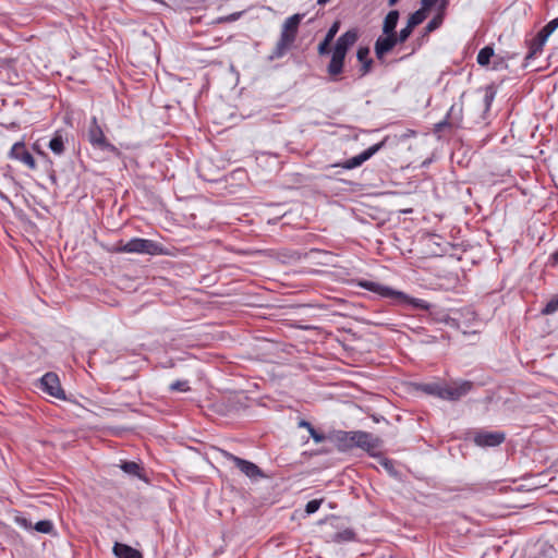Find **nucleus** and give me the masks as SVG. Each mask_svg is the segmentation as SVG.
<instances>
[{
    "mask_svg": "<svg viewBox=\"0 0 558 558\" xmlns=\"http://www.w3.org/2000/svg\"><path fill=\"white\" fill-rule=\"evenodd\" d=\"M359 286L365 290L377 293L381 298L390 299L396 304H409L423 311H428L430 307V305L425 300L411 298L402 291L395 290L378 282L364 280L361 281Z\"/></svg>",
    "mask_w": 558,
    "mask_h": 558,
    "instance_id": "1",
    "label": "nucleus"
},
{
    "mask_svg": "<svg viewBox=\"0 0 558 558\" xmlns=\"http://www.w3.org/2000/svg\"><path fill=\"white\" fill-rule=\"evenodd\" d=\"M303 16H304L303 14L296 13V14L291 15L290 17H288L284 21V23L282 25L280 38L277 41L274 50L271 51V53L269 56L270 61L282 58L288 52V50L292 47V45L294 44V41L296 39L299 26H300V23H301Z\"/></svg>",
    "mask_w": 558,
    "mask_h": 558,
    "instance_id": "2",
    "label": "nucleus"
},
{
    "mask_svg": "<svg viewBox=\"0 0 558 558\" xmlns=\"http://www.w3.org/2000/svg\"><path fill=\"white\" fill-rule=\"evenodd\" d=\"M116 253H136L147 255L162 254V247L157 242L149 239L133 238L128 242L119 241L114 247Z\"/></svg>",
    "mask_w": 558,
    "mask_h": 558,
    "instance_id": "3",
    "label": "nucleus"
},
{
    "mask_svg": "<svg viewBox=\"0 0 558 558\" xmlns=\"http://www.w3.org/2000/svg\"><path fill=\"white\" fill-rule=\"evenodd\" d=\"M87 138L94 149L108 153L118 158L122 156L121 150L108 141L96 117H93L90 120Z\"/></svg>",
    "mask_w": 558,
    "mask_h": 558,
    "instance_id": "4",
    "label": "nucleus"
},
{
    "mask_svg": "<svg viewBox=\"0 0 558 558\" xmlns=\"http://www.w3.org/2000/svg\"><path fill=\"white\" fill-rule=\"evenodd\" d=\"M220 453L221 456L233 462L234 465L245 475L247 476L248 478L251 480H257V478H264L266 477V475L264 474V472L262 471V469L256 465L255 463L248 461V460H245V459H242L238 456H234L233 453L227 451V450H223L221 449L220 450Z\"/></svg>",
    "mask_w": 558,
    "mask_h": 558,
    "instance_id": "5",
    "label": "nucleus"
},
{
    "mask_svg": "<svg viewBox=\"0 0 558 558\" xmlns=\"http://www.w3.org/2000/svg\"><path fill=\"white\" fill-rule=\"evenodd\" d=\"M386 140L387 138L383 140L381 142H379L377 144L372 145L371 147H368L361 154H359L345 161L331 165L330 167H341L347 170L357 168L362 163H364L366 160L372 158L377 151H379L385 146Z\"/></svg>",
    "mask_w": 558,
    "mask_h": 558,
    "instance_id": "6",
    "label": "nucleus"
},
{
    "mask_svg": "<svg viewBox=\"0 0 558 558\" xmlns=\"http://www.w3.org/2000/svg\"><path fill=\"white\" fill-rule=\"evenodd\" d=\"M506 439L504 432H490L485 429H478L473 433L472 440L477 447H497L501 445Z\"/></svg>",
    "mask_w": 558,
    "mask_h": 558,
    "instance_id": "7",
    "label": "nucleus"
},
{
    "mask_svg": "<svg viewBox=\"0 0 558 558\" xmlns=\"http://www.w3.org/2000/svg\"><path fill=\"white\" fill-rule=\"evenodd\" d=\"M40 389L51 397L65 400L64 390L61 387L60 379L56 373H46L40 378Z\"/></svg>",
    "mask_w": 558,
    "mask_h": 558,
    "instance_id": "8",
    "label": "nucleus"
},
{
    "mask_svg": "<svg viewBox=\"0 0 558 558\" xmlns=\"http://www.w3.org/2000/svg\"><path fill=\"white\" fill-rule=\"evenodd\" d=\"M473 388V383L463 380L453 383L451 386H442L441 398L442 400L458 401L466 396Z\"/></svg>",
    "mask_w": 558,
    "mask_h": 558,
    "instance_id": "9",
    "label": "nucleus"
},
{
    "mask_svg": "<svg viewBox=\"0 0 558 558\" xmlns=\"http://www.w3.org/2000/svg\"><path fill=\"white\" fill-rule=\"evenodd\" d=\"M352 437V449L354 447L361 448L371 454H374L373 451L380 445L379 438L374 437L371 433L367 432L354 430Z\"/></svg>",
    "mask_w": 558,
    "mask_h": 558,
    "instance_id": "10",
    "label": "nucleus"
},
{
    "mask_svg": "<svg viewBox=\"0 0 558 558\" xmlns=\"http://www.w3.org/2000/svg\"><path fill=\"white\" fill-rule=\"evenodd\" d=\"M400 44L399 34L379 36L374 45L375 56L378 60H383L387 53Z\"/></svg>",
    "mask_w": 558,
    "mask_h": 558,
    "instance_id": "11",
    "label": "nucleus"
},
{
    "mask_svg": "<svg viewBox=\"0 0 558 558\" xmlns=\"http://www.w3.org/2000/svg\"><path fill=\"white\" fill-rule=\"evenodd\" d=\"M10 158L20 160L24 165H26L31 170L36 169V161L33 155L26 149L24 142H16L10 153Z\"/></svg>",
    "mask_w": 558,
    "mask_h": 558,
    "instance_id": "12",
    "label": "nucleus"
},
{
    "mask_svg": "<svg viewBox=\"0 0 558 558\" xmlns=\"http://www.w3.org/2000/svg\"><path fill=\"white\" fill-rule=\"evenodd\" d=\"M426 16H427V14L424 12V10H417V11L413 12L412 14H410L405 27H403L399 32L400 44H403L408 40V38L411 36L413 29L417 25L422 24L425 21Z\"/></svg>",
    "mask_w": 558,
    "mask_h": 558,
    "instance_id": "13",
    "label": "nucleus"
},
{
    "mask_svg": "<svg viewBox=\"0 0 558 558\" xmlns=\"http://www.w3.org/2000/svg\"><path fill=\"white\" fill-rule=\"evenodd\" d=\"M353 432L331 430L327 434V440L336 445L339 451H349L352 449Z\"/></svg>",
    "mask_w": 558,
    "mask_h": 558,
    "instance_id": "14",
    "label": "nucleus"
},
{
    "mask_svg": "<svg viewBox=\"0 0 558 558\" xmlns=\"http://www.w3.org/2000/svg\"><path fill=\"white\" fill-rule=\"evenodd\" d=\"M442 20H444L442 15L437 14L427 23V25L424 27L423 34L416 39V43H415L414 47L412 48V51L410 52V54L414 53L416 51V49H418L424 44V41L427 39L428 35L432 32H434L438 27H440V25L442 24Z\"/></svg>",
    "mask_w": 558,
    "mask_h": 558,
    "instance_id": "15",
    "label": "nucleus"
},
{
    "mask_svg": "<svg viewBox=\"0 0 558 558\" xmlns=\"http://www.w3.org/2000/svg\"><path fill=\"white\" fill-rule=\"evenodd\" d=\"M359 39V32L356 28H351L343 33L337 40L335 46L348 52Z\"/></svg>",
    "mask_w": 558,
    "mask_h": 558,
    "instance_id": "16",
    "label": "nucleus"
},
{
    "mask_svg": "<svg viewBox=\"0 0 558 558\" xmlns=\"http://www.w3.org/2000/svg\"><path fill=\"white\" fill-rule=\"evenodd\" d=\"M112 551L117 558H143V554L130 545L116 542Z\"/></svg>",
    "mask_w": 558,
    "mask_h": 558,
    "instance_id": "17",
    "label": "nucleus"
},
{
    "mask_svg": "<svg viewBox=\"0 0 558 558\" xmlns=\"http://www.w3.org/2000/svg\"><path fill=\"white\" fill-rule=\"evenodd\" d=\"M356 58L359 62H361V76L368 74L372 71V66L374 63L373 59L369 58V48L360 47L356 52Z\"/></svg>",
    "mask_w": 558,
    "mask_h": 558,
    "instance_id": "18",
    "label": "nucleus"
},
{
    "mask_svg": "<svg viewBox=\"0 0 558 558\" xmlns=\"http://www.w3.org/2000/svg\"><path fill=\"white\" fill-rule=\"evenodd\" d=\"M400 17V13L398 10H391L388 12L383 23V34L384 35H396V27L398 25V21Z\"/></svg>",
    "mask_w": 558,
    "mask_h": 558,
    "instance_id": "19",
    "label": "nucleus"
},
{
    "mask_svg": "<svg viewBox=\"0 0 558 558\" xmlns=\"http://www.w3.org/2000/svg\"><path fill=\"white\" fill-rule=\"evenodd\" d=\"M547 38L543 37L539 33H537L536 37L530 45L529 52L525 57V61L527 62L530 59L534 58L538 52L543 50V47L546 43Z\"/></svg>",
    "mask_w": 558,
    "mask_h": 558,
    "instance_id": "20",
    "label": "nucleus"
},
{
    "mask_svg": "<svg viewBox=\"0 0 558 558\" xmlns=\"http://www.w3.org/2000/svg\"><path fill=\"white\" fill-rule=\"evenodd\" d=\"M298 426L300 428H306L311 435V437L313 438V440L316 442V444H320L325 440H327V434H324V433H319L315 429V427L306 420H301L299 423H298Z\"/></svg>",
    "mask_w": 558,
    "mask_h": 558,
    "instance_id": "21",
    "label": "nucleus"
},
{
    "mask_svg": "<svg viewBox=\"0 0 558 558\" xmlns=\"http://www.w3.org/2000/svg\"><path fill=\"white\" fill-rule=\"evenodd\" d=\"M446 117L451 122V128H459L462 121V106L453 104Z\"/></svg>",
    "mask_w": 558,
    "mask_h": 558,
    "instance_id": "22",
    "label": "nucleus"
},
{
    "mask_svg": "<svg viewBox=\"0 0 558 558\" xmlns=\"http://www.w3.org/2000/svg\"><path fill=\"white\" fill-rule=\"evenodd\" d=\"M344 62L331 54L329 64L327 65V73L337 80L338 76L343 72Z\"/></svg>",
    "mask_w": 558,
    "mask_h": 558,
    "instance_id": "23",
    "label": "nucleus"
},
{
    "mask_svg": "<svg viewBox=\"0 0 558 558\" xmlns=\"http://www.w3.org/2000/svg\"><path fill=\"white\" fill-rule=\"evenodd\" d=\"M48 146L56 155H62L64 153V141L62 135L59 132H56Z\"/></svg>",
    "mask_w": 558,
    "mask_h": 558,
    "instance_id": "24",
    "label": "nucleus"
},
{
    "mask_svg": "<svg viewBox=\"0 0 558 558\" xmlns=\"http://www.w3.org/2000/svg\"><path fill=\"white\" fill-rule=\"evenodd\" d=\"M420 389L426 395L441 398L442 385L437 383L422 384Z\"/></svg>",
    "mask_w": 558,
    "mask_h": 558,
    "instance_id": "25",
    "label": "nucleus"
},
{
    "mask_svg": "<svg viewBox=\"0 0 558 558\" xmlns=\"http://www.w3.org/2000/svg\"><path fill=\"white\" fill-rule=\"evenodd\" d=\"M355 539V532L352 529H344L343 531L337 532L332 536V541L336 543L352 542Z\"/></svg>",
    "mask_w": 558,
    "mask_h": 558,
    "instance_id": "26",
    "label": "nucleus"
},
{
    "mask_svg": "<svg viewBox=\"0 0 558 558\" xmlns=\"http://www.w3.org/2000/svg\"><path fill=\"white\" fill-rule=\"evenodd\" d=\"M494 56V49L489 46L482 48L477 53V63L482 66L488 65Z\"/></svg>",
    "mask_w": 558,
    "mask_h": 558,
    "instance_id": "27",
    "label": "nucleus"
},
{
    "mask_svg": "<svg viewBox=\"0 0 558 558\" xmlns=\"http://www.w3.org/2000/svg\"><path fill=\"white\" fill-rule=\"evenodd\" d=\"M120 468L126 473V474H130V475H133V476H138L141 477V466L138 463L134 462V461H124L122 462V464L120 465Z\"/></svg>",
    "mask_w": 558,
    "mask_h": 558,
    "instance_id": "28",
    "label": "nucleus"
},
{
    "mask_svg": "<svg viewBox=\"0 0 558 558\" xmlns=\"http://www.w3.org/2000/svg\"><path fill=\"white\" fill-rule=\"evenodd\" d=\"M496 87L494 85H487L485 87L484 105L485 110L488 111L496 96Z\"/></svg>",
    "mask_w": 558,
    "mask_h": 558,
    "instance_id": "29",
    "label": "nucleus"
},
{
    "mask_svg": "<svg viewBox=\"0 0 558 558\" xmlns=\"http://www.w3.org/2000/svg\"><path fill=\"white\" fill-rule=\"evenodd\" d=\"M557 27H558V17L548 22L538 33L543 37L548 38L555 32V29Z\"/></svg>",
    "mask_w": 558,
    "mask_h": 558,
    "instance_id": "30",
    "label": "nucleus"
},
{
    "mask_svg": "<svg viewBox=\"0 0 558 558\" xmlns=\"http://www.w3.org/2000/svg\"><path fill=\"white\" fill-rule=\"evenodd\" d=\"M53 524L49 520L38 521L35 525V530L39 533L48 534L52 531Z\"/></svg>",
    "mask_w": 558,
    "mask_h": 558,
    "instance_id": "31",
    "label": "nucleus"
},
{
    "mask_svg": "<svg viewBox=\"0 0 558 558\" xmlns=\"http://www.w3.org/2000/svg\"><path fill=\"white\" fill-rule=\"evenodd\" d=\"M558 310V296H554L542 310L543 315H550Z\"/></svg>",
    "mask_w": 558,
    "mask_h": 558,
    "instance_id": "32",
    "label": "nucleus"
},
{
    "mask_svg": "<svg viewBox=\"0 0 558 558\" xmlns=\"http://www.w3.org/2000/svg\"><path fill=\"white\" fill-rule=\"evenodd\" d=\"M323 504V499H313V500H310L306 506H305V512L307 514H312V513H315L319 507L322 506Z\"/></svg>",
    "mask_w": 558,
    "mask_h": 558,
    "instance_id": "33",
    "label": "nucleus"
},
{
    "mask_svg": "<svg viewBox=\"0 0 558 558\" xmlns=\"http://www.w3.org/2000/svg\"><path fill=\"white\" fill-rule=\"evenodd\" d=\"M339 28H340V21L333 22L332 25L329 27V29L325 36V39L332 41L335 36L337 35V33L339 32Z\"/></svg>",
    "mask_w": 558,
    "mask_h": 558,
    "instance_id": "34",
    "label": "nucleus"
},
{
    "mask_svg": "<svg viewBox=\"0 0 558 558\" xmlns=\"http://www.w3.org/2000/svg\"><path fill=\"white\" fill-rule=\"evenodd\" d=\"M170 389L172 391H187L190 389L187 381L185 380H177L171 384Z\"/></svg>",
    "mask_w": 558,
    "mask_h": 558,
    "instance_id": "35",
    "label": "nucleus"
},
{
    "mask_svg": "<svg viewBox=\"0 0 558 558\" xmlns=\"http://www.w3.org/2000/svg\"><path fill=\"white\" fill-rule=\"evenodd\" d=\"M331 41L327 40L324 38V40L322 43H319L318 45V53L319 54H326V53H329L330 49H329V46H330Z\"/></svg>",
    "mask_w": 558,
    "mask_h": 558,
    "instance_id": "36",
    "label": "nucleus"
},
{
    "mask_svg": "<svg viewBox=\"0 0 558 558\" xmlns=\"http://www.w3.org/2000/svg\"><path fill=\"white\" fill-rule=\"evenodd\" d=\"M348 52L341 50V48H338V47H333V50H332V56L338 58V59H341L343 62L345 60V56H347Z\"/></svg>",
    "mask_w": 558,
    "mask_h": 558,
    "instance_id": "37",
    "label": "nucleus"
},
{
    "mask_svg": "<svg viewBox=\"0 0 558 558\" xmlns=\"http://www.w3.org/2000/svg\"><path fill=\"white\" fill-rule=\"evenodd\" d=\"M446 126L451 128V122L449 121V119L447 117L442 121H440L439 123L435 124V131L436 132L441 131Z\"/></svg>",
    "mask_w": 558,
    "mask_h": 558,
    "instance_id": "38",
    "label": "nucleus"
},
{
    "mask_svg": "<svg viewBox=\"0 0 558 558\" xmlns=\"http://www.w3.org/2000/svg\"><path fill=\"white\" fill-rule=\"evenodd\" d=\"M243 12H234L229 15H226L225 21H228V23L238 21L242 16Z\"/></svg>",
    "mask_w": 558,
    "mask_h": 558,
    "instance_id": "39",
    "label": "nucleus"
},
{
    "mask_svg": "<svg viewBox=\"0 0 558 558\" xmlns=\"http://www.w3.org/2000/svg\"><path fill=\"white\" fill-rule=\"evenodd\" d=\"M550 263H551V265H557L558 264V251L554 252L550 255Z\"/></svg>",
    "mask_w": 558,
    "mask_h": 558,
    "instance_id": "40",
    "label": "nucleus"
},
{
    "mask_svg": "<svg viewBox=\"0 0 558 558\" xmlns=\"http://www.w3.org/2000/svg\"><path fill=\"white\" fill-rule=\"evenodd\" d=\"M226 16H220L217 19V23L218 24H225V23H228V21H225Z\"/></svg>",
    "mask_w": 558,
    "mask_h": 558,
    "instance_id": "41",
    "label": "nucleus"
},
{
    "mask_svg": "<svg viewBox=\"0 0 558 558\" xmlns=\"http://www.w3.org/2000/svg\"><path fill=\"white\" fill-rule=\"evenodd\" d=\"M330 0H317V4L319 5H325L326 3H328Z\"/></svg>",
    "mask_w": 558,
    "mask_h": 558,
    "instance_id": "42",
    "label": "nucleus"
},
{
    "mask_svg": "<svg viewBox=\"0 0 558 558\" xmlns=\"http://www.w3.org/2000/svg\"><path fill=\"white\" fill-rule=\"evenodd\" d=\"M399 0H388L389 5H395Z\"/></svg>",
    "mask_w": 558,
    "mask_h": 558,
    "instance_id": "43",
    "label": "nucleus"
},
{
    "mask_svg": "<svg viewBox=\"0 0 558 558\" xmlns=\"http://www.w3.org/2000/svg\"><path fill=\"white\" fill-rule=\"evenodd\" d=\"M383 464L386 466V469H389L390 461L385 460V462Z\"/></svg>",
    "mask_w": 558,
    "mask_h": 558,
    "instance_id": "44",
    "label": "nucleus"
}]
</instances>
